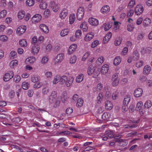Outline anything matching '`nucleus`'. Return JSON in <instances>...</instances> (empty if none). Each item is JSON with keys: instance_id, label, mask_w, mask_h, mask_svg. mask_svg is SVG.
I'll use <instances>...</instances> for the list:
<instances>
[{"instance_id": "obj_1", "label": "nucleus", "mask_w": 152, "mask_h": 152, "mask_svg": "<svg viewBox=\"0 0 152 152\" xmlns=\"http://www.w3.org/2000/svg\"><path fill=\"white\" fill-rule=\"evenodd\" d=\"M84 13V9L83 7H80L77 13V17L78 20H81L83 18Z\"/></svg>"}, {"instance_id": "obj_2", "label": "nucleus", "mask_w": 152, "mask_h": 152, "mask_svg": "<svg viewBox=\"0 0 152 152\" xmlns=\"http://www.w3.org/2000/svg\"><path fill=\"white\" fill-rule=\"evenodd\" d=\"M14 76V74L13 71H9L7 73L4 75L3 77V80L5 81H8L12 78Z\"/></svg>"}, {"instance_id": "obj_3", "label": "nucleus", "mask_w": 152, "mask_h": 152, "mask_svg": "<svg viewBox=\"0 0 152 152\" xmlns=\"http://www.w3.org/2000/svg\"><path fill=\"white\" fill-rule=\"evenodd\" d=\"M118 73H115L112 76V80L113 86L115 87L117 86L119 83V80L118 79Z\"/></svg>"}, {"instance_id": "obj_4", "label": "nucleus", "mask_w": 152, "mask_h": 152, "mask_svg": "<svg viewBox=\"0 0 152 152\" xmlns=\"http://www.w3.org/2000/svg\"><path fill=\"white\" fill-rule=\"evenodd\" d=\"M57 96L56 92L54 91H53L49 96L48 101L49 103L50 104L53 103L54 100L56 98Z\"/></svg>"}, {"instance_id": "obj_5", "label": "nucleus", "mask_w": 152, "mask_h": 152, "mask_svg": "<svg viewBox=\"0 0 152 152\" xmlns=\"http://www.w3.org/2000/svg\"><path fill=\"white\" fill-rule=\"evenodd\" d=\"M143 8L141 5H137L135 7L134 10V12L137 15H139L143 12Z\"/></svg>"}, {"instance_id": "obj_6", "label": "nucleus", "mask_w": 152, "mask_h": 152, "mask_svg": "<svg viewBox=\"0 0 152 152\" xmlns=\"http://www.w3.org/2000/svg\"><path fill=\"white\" fill-rule=\"evenodd\" d=\"M143 93L142 89L141 88H138L136 89L134 92V95L135 97H139L141 96Z\"/></svg>"}, {"instance_id": "obj_7", "label": "nucleus", "mask_w": 152, "mask_h": 152, "mask_svg": "<svg viewBox=\"0 0 152 152\" xmlns=\"http://www.w3.org/2000/svg\"><path fill=\"white\" fill-rule=\"evenodd\" d=\"M26 29V27L24 25L19 26L17 29V32L19 34H21L24 33Z\"/></svg>"}, {"instance_id": "obj_8", "label": "nucleus", "mask_w": 152, "mask_h": 152, "mask_svg": "<svg viewBox=\"0 0 152 152\" xmlns=\"http://www.w3.org/2000/svg\"><path fill=\"white\" fill-rule=\"evenodd\" d=\"M88 22L91 25L94 26H97L99 23L98 20L97 19L93 18H89Z\"/></svg>"}, {"instance_id": "obj_9", "label": "nucleus", "mask_w": 152, "mask_h": 152, "mask_svg": "<svg viewBox=\"0 0 152 152\" xmlns=\"http://www.w3.org/2000/svg\"><path fill=\"white\" fill-rule=\"evenodd\" d=\"M50 5L54 12H56L58 11L59 7L57 3H56L54 1H52L50 3Z\"/></svg>"}, {"instance_id": "obj_10", "label": "nucleus", "mask_w": 152, "mask_h": 152, "mask_svg": "<svg viewBox=\"0 0 152 152\" xmlns=\"http://www.w3.org/2000/svg\"><path fill=\"white\" fill-rule=\"evenodd\" d=\"M42 16L39 14H36L32 18V20L33 22H38L41 20Z\"/></svg>"}, {"instance_id": "obj_11", "label": "nucleus", "mask_w": 152, "mask_h": 152, "mask_svg": "<svg viewBox=\"0 0 152 152\" xmlns=\"http://www.w3.org/2000/svg\"><path fill=\"white\" fill-rule=\"evenodd\" d=\"M39 50V46L37 44H35L32 48V53L34 55L37 54Z\"/></svg>"}, {"instance_id": "obj_12", "label": "nucleus", "mask_w": 152, "mask_h": 152, "mask_svg": "<svg viewBox=\"0 0 152 152\" xmlns=\"http://www.w3.org/2000/svg\"><path fill=\"white\" fill-rule=\"evenodd\" d=\"M94 34L92 32H91L86 34L85 37V40L86 41H90L94 37Z\"/></svg>"}, {"instance_id": "obj_13", "label": "nucleus", "mask_w": 152, "mask_h": 152, "mask_svg": "<svg viewBox=\"0 0 152 152\" xmlns=\"http://www.w3.org/2000/svg\"><path fill=\"white\" fill-rule=\"evenodd\" d=\"M77 46L75 44L71 45L69 48L68 53L69 54H72L77 48Z\"/></svg>"}, {"instance_id": "obj_14", "label": "nucleus", "mask_w": 152, "mask_h": 152, "mask_svg": "<svg viewBox=\"0 0 152 152\" xmlns=\"http://www.w3.org/2000/svg\"><path fill=\"white\" fill-rule=\"evenodd\" d=\"M68 10L66 9H63L60 14V17L61 19H64L68 14Z\"/></svg>"}, {"instance_id": "obj_15", "label": "nucleus", "mask_w": 152, "mask_h": 152, "mask_svg": "<svg viewBox=\"0 0 152 152\" xmlns=\"http://www.w3.org/2000/svg\"><path fill=\"white\" fill-rule=\"evenodd\" d=\"M105 106L106 109L108 110H110L113 108V104L111 102L107 101L105 102Z\"/></svg>"}, {"instance_id": "obj_16", "label": "nucleus", "mask_w": 152, "mask_h": 152, "mask_svg": "<svg viewBox=\"0 0 152 152\" xmlns=\"http://www.w3.org/2000/svg\"><path fill=\"white\" fill-rule=\"evenodd\" d=\"M110 10V7L107 6L106 5L103 7L101 10V11L103 14L105 13H107L109 12Z\"/></svg>"}, {"instance_id": "obj_17", "label": "nucleus", "mask_w": 152, "mask_h": 152, "mask_svg": "<svg viewBox=\"0 0 152 152\" xmlns=\"http://www.w3.org/2000/svg\"><path fill=\"white\" fill-rule=\"evenodd\" d=\"M67 80L66 76L63 75L61 77L59 76V82L61 84H63L64 83L65 84L66 81Z\"/></svg>"}, {"instance_id": "obj_18", "label": "nucleus", "mask_w": 152, "mask_h": 152, "mask_svg": "<svg viewBox=\"0 0 152 152\" xmlns=\"http://www.w3.org/2000/svg\"><path fill=\"white\" fill-rule=\"evenodd\" d=\"M40 29L44 32L48 33L49 31V29L48 26L44 24H41L39 26Z\"/></svg>"}, {"instance_id": "obj_19", "label": "nucleus", "mask_w": 152, "mask_h": 152, "mask_svg": "<svg viewBox=\"0 0 152 152\" xmlns=\"http://www.w3.org/2000/svg\"><path fill=\"white\" fill-rule=\"evenodd\" d=\"M130 100V96L129 95L125 96L123 101V104L125 105H127Z\"/></svg>"}, {"instance_id": "obj_20", "label": "nucleus", "mask_w": 152, "mask_h": 152, "mask_svg": "<svg viewBox=\"0 0 152 152\" xmlns=\"http://www.w3.org/2000/svg\"><path fill=\"white\" fill-rule=\"evenodd\" d=\"M109 69L108 65L107 64L103 65L102 68L101 72L103 74L107 72Z\"/></svg>"}, {"instance_id": "obj_21", "label": "nucleus", "mask_w": 152, "mask_h": 152, "mask_svg": "<svg viewBox=\"0 0 152 152\" xmlns=\"http://www.w3.org/2000/svg\"><path fill=\"white\" fill-rule=\"evenodd\" d=\"M74 80V79L72 77H69L68 79L67 78V81H66L65 84L67 87H69L72 84V82Z\"/></svg>"}, {"instance_id": "obj_22", "label": "nucleus", "mask_w": 152, "mask_h": 152, "mask_svg": "<svg viewBox=\"0 0 152 152\" xmlns=\"http://www.w3.org/2000/svg\"><path fill=\"white\" fill-rule=\"evenodd\" d=\"M64 56V54L63 53L58 54L56 58V59H57L56 61L57 62H60L63 59Z\"/></svg>"}, {"instance_id": "obj_23", "label": "nucleus", "mask_w": 152, "mask_h": 152, "mask_svg": "<svg viewBox=\"0 0 152 152\" xmlns=\"http://www.w3.org/2000/svg\"><path fill=\"white\" fill-rule=\"evenodd\" d=\"M121 58L119 56L116 57L114 60V65L116 66L118 65L121 61Z\"/></svg>"}, {"instance_id": "obj_24", "label": "nucleus", "mask_w": 152, "mask_h": 152, "mask_svg": "<svg viewBox=\"0 0 152 152\" xmlns=\"http://www.w3.org/2000/svg\"><path fill=\"white\" fill-rule=\"evenodd\" d=\"M84 76L82 74H80L77 76L76 79V81L77 83H80L81 82L83 79Z\"/></svg>"}, {"instance_id": "obj_25", "label": "nucleus", "mask_w": 152, "mask_h": 152, "mask_svg": "<svg viewBox=\"0 0 152 152\" xmlns=\"http://www.w3.org/2000/svg\"><path fill=\"white\" fill-rule=\"evenodd\" d=\"M151 70V68L150 66L147 65L144 68L143 72L147 74H148Z\"/></svg>"}, {"instance_id": "obj_26", "label": "nucleus", "mask_w": 152, "mask_h": 152, "mask_svg": "<svg viewBox=\"0 0 152 152\" xmlns=\"http://www.w3.org/2000/svg\"><path fill=\"white\" fill-rule=\"evenodd\" d=\"M19 44L20 46L26 47L27 46V43L25 39H23L20 40Z\"/></svg>"}, {"instance_id": "obj_27", "label": "nucleus", "mask_w": 152, "mask_h": 152, "mask_svg": "<svg viewBox=\"0 0 152 152\" xmlns=\"http://www.w3.org/2000/svg\"><path fill=\"white\" fill-rule=\"evenodd\" d=\"M95 70V68L93 66H90L88 68L87 71L88 74L89 75H91L93 73Z\"/></svg>"}, {"instance_id": "obj_28", "label": "nucleus", "mask_w": 152, "mask_h": 152, "mask_svg": "<svg viewBox=\"0 0 152 152\" xmlns=\"http://www.w3.org/2000/svg\"><path fill=\"white\" fill-rule=\"evenodd\" d=\"M69 31V29H63L61 32L60 35L61 37H64L68 34Z\"/></svg>"}, {"instance_id": "obj_29", "label": "nucleus", "mask_w": 152, "mask_h": 152, "mask_svg": "<svg viewBox=\"0 0 152 152\" xmlns=\"http://www.w3.org/2000/svg\"><path fill=\"white\" fill-rule=\"evenodd\" d=\"M83 99L79 98L77 100V106L78 107H80L83 105Z\"/></svg>"}, {"instance_id": "obj_30", "label": "nucleus", "mask_w": 152, "mask_h": 152, "mask_svg": "<svg viewBox=\"0 0 152 152\" xmlns=\"http://www.w3.org/2000/svg\"><path fill=\"white\" fill-rule=\"evenodd\" d=\"M25 14V12L23 11L19 12L18 15V18L20 19H22L24 17Z\"/></svg>"}, {"instance_id": "obj_31", "label": "nucleus", "mask_w": 152, "mask_h": 152, "mask_svg": "<svg viewBox=\"0 0 152 152\" xmlns=\"http://www.w3.org/2000/svg\"><path fill=\"white\" fill-rule=\"evenodd\" d=\"M18 61L14 60L12 61L10 63V66L11 68H14V66H16L18 64Z\"/></svg>"}, {"instance_id": "obj_32", "label": "nucleus", "mask_w": 152, "mask_h": 152, "mask_svg": "<svg viewBox=\"0 0 152 152\" xmlns=\"http://www.w3.org/2000/svg\"><path fill=\"white\" fill-rule=\"evenodd\" d=\"M69 22L70 24H72L75 20V17L74 14H71L69 16Z\"/></svg>"}, {"instance_id": "obj_33", "label": "nucleus", "mask_w": 152, "mask_h": 152, "mask_svg": "<svg viewBox=\"0 0 152 152\" xmlns=\"http://www.w3.org/2000/svg\"><path fill=\"white\" fill-rule=\"evenodd\" d=\"M122 40V38L120 37L116 38L115 42V45L118 46L120 45L121 43Z\"/></svg>"}, {"instance_id": "obj_34", "label": "nucleus", "mask_w": 152, "mask_h": 152, "mask_svg": "<svg viewBox=\"0 0 152 152\" xmlns=\"http://www.w3.org/2000/svg\"><path fill=\"white\" fill-rule=\"evenodd\" d=\"M142 105L143 104L142 102H138L137 104L136 107L135 108L136 110L137 111L140 110Z\"/></svg>"}, {"instance_id": "obj_35", "label": "nucleus", "mask_w": 152, "mask_h": 152, "mask_svg": "<svg viewBox=\"0 0 152 152\" xmlns=\"http://www.w3.org/2000/svg\"><path fill=\"white\" fill-rule=\"evenodd\" d=\"M152 105V103L151 101H146L144 104V106L147 108H149Z\"/></svg>"}, {"instance_id": "obj_36", "label": "nucleus", "mask_w": 152, "mask_h": 152, "mask_svg": "<svg viewBox=\"0 0 152 152\" xmlns=\"http://www.w3.org/2000/svg\"><path fill=\"white\" fill-rule=\"evenodd\" d=\"M103 25L104 26V29L105 31L109 30L111 27L112 26L109 23H104Z\"/></svg>"}, {"instance_id": "obj_37", "label": "nucleus", "mask_w": 152, "mask_h": 152, "mask_svg": "<svg viewBox=\"0 0 152 152\" xmlns=\"http://www.w3.org/2000/svg\"><path fill=\"white\" fill-rule=\"evenodd\" d=\"M77 60V57L76 56H74L71 57L69 60L70 63L71 64H74L75 63Z\"/></svg>"}, {"instance_id": "obj_38", "label": "nucleus", "mask_w": 152, "mask_h": 152, "mask_svg": "<svg viewBox=\"0 0 152 152\" xmlns=\"http://www.w3.org/2000/svg\"><path fill=\"white\" fill-rule=\"evenodd\" d=\"M47 6V4L45 2L41 3L39 5L40 8L42 9H46Z\"/></svg>"}, {"instance_id": "obj_39", "label": "nucleus", "mask_w": 152, "mask_h": 152, "mask_svg": "<svg viewBox=\"0 0 152 152\" xmlns=\"http://www.w3.org/2000/svg\"><path fill=\"white\" fill-rule=\"evenodd\" d=\"M39 77L36 75H34L31 78V81L34 82H37L39 80Z\"/></svg>"}, {"instance_id": "obj_40", "label": "nucleus", "mask_w": 152, "mask_h": 152, "mask_svg": "<svg viewBox=\"0 0 152 152\" xmlns=\"http://www.w3.org/2000/svg\"><path fill=\"white\" fill-rule=\"evenodd\" d=\"M80 28L83 29V31H85L87 29V26L86 23V22H84L83 23L81 24L80 25Z\"/></svg>"}, {"instance_id": "obj_41", "label": "nucleus", "mask_w": 152, "mask_h": 152, "mask_svg": "<svg viewBox=\"0 0 152 152\" xmlns=\"http://www.w3.org/2000/svg\"><path fill=\"white\" fill-rule=\"evenodd\" d=\"M34 3V0H27L26 1V4L29 6H32Z\"/></svg>"}, {"instance_id": "obj_42", "label": "nucleus", "mask_w": 152, "mask_h": 152, "mask_svg": "<svg viewBox=\"0 0 152 152\" xmlns=\"http://www.w3.org/2000/svg\"><path fill=\"white\" fill-rule=\"evenodd\" d=\"M20 80V77L18 75H15L14 78V80L16 83L19 82Z\"/></svg>"}, {"instance_id": "obj_43", "label": "nucleus", "mask_w": 152, "mask_h": 152, "mask_svg": "<svg viewBox=\"0 0 152 152\" xmlns=\"http://www.w3.org/2000/svg\"><path fill=\"white\" fill-rule=\"evenodd\" d=\"M119 92L118 91H116L113 93L112 95V98L113 100H114L116 99L118 96Z\"/></svg>"}, {"instance_id": "obj_44", "label": "nucleus", "mask_w": 152, "mask_h": 152, "mask_svg": "<svg viewBox=\"0 0 152 152\" xmlns=\"http://www.w3.org/2000/svg\"><path fill=\"white\" fill-rule=\"evenodd\" d=\"M73 112V109L71 107L67 108L66 111V114L68 115H69Z\"/></svg>"}, {"instance_id": "obj_45", "label": "nucleus", "mask_w": 152, "mask_h": 152, "mask_svg": "<svg viewBox=\"0 0 152 152\" xmlns=\"http://www.w3.org/2000/svg\"><path fill=\"white\" fill-rule=\"evenodd\" d=\"M7 12L6 10H4L1 12H0V17L3 18L6 15Z\"/></svg>"}, {"instance_id": "obj_46", "label": "nucleus", "mask_w": 152, "mask_h": 152, "mask_svg": "<svg viewBox=\"0 0 152 152\" xmlns=\"http://www.w3.org/2000/svg\"><path fill=\"white\" fill-rule=\"evenodd\" d=\"M99 41L98 40H96L94 41L91 45V47L94 48L99 43Z\"/></svg>"}, {"instance_id": "obj_47", "label": "nucleus", "mask_w": 152, "mask_h": 152, "mask_svg": "<svg viewBox=\"0 0 152 152\" xmlns=\"http://www.w3.org/2000/svg\"><path fill=\"white\" fill-rule=\"evenodd\" d=\"M59 76L57 75L54 78L53 81V83L54 84H56L59 82Z\"/></svg>"}, {"instance_id": "obj_48", "label": "nucleus", "mask_w": 152, "mask_h": 152, "mask_svg": "<svg viewBox=\"0 0 152 152\" xmlns=\"http://www.w3.org/2000/svg\"><path fill=\"white\" fill-rule=\"evenodd\" d=\"M134 57L136 60H138L139 58V54L137 50L135 51L133 53Z\"/></svg>"}, {"instance_id": "obj_49", "label": "nucleus", "mask_w": 152, "mask_h": 152, "mask_svg": "<svg viewBox=\"0 0 152 152\" xmlns=\"http://www.w3.org/2000/svg\"><path fill=\"white\" fill-rule=\"evenodd\" d=\"M28 84L27 83L23 82L22 84V88L25 90L27 89L28 88Z\"/></svg>"}, {"instance_id": "obj_50", "label": "nucleus", "mask_w": 152, "mask_h": 152, "mask_svg": "<svg viewBox=\"0 0 152 152\" xmlns=\"http://www.w3.org/2000/svg\"><path fill=\"white\" fill-rule=\"evenodd\" d=\"M82 34V32L80 30H77L75 33V37L76 38H79L80 36Z\"/></svg>"}, {"instance_id": "obj_51", "label": "nucleus", "mask_w": 152, "mask_h": 152, "mask_svg": "<svg viewBox=\"0 0 152 152\" xmlns=\"http://www.w3.org/2000/svg\"><path fill=\"white\" fill-rule=\"evenodd\" d=\"M42 86L41 83H36L34 85V88L35 89L40 88Z\"/></svg>"}, {"instance_id": "obj_52", "label": "nucleus", "mask_w": 152, "mask_h": 152, "mask_svg": "<svg viewBox=\"0 0 152 152\" xmlns=\"http://www.w3.org/2000/svg\"><path fill=\"white\" fill-rule=\"evenodd\" d=\"M27 61L29 62L30 63H33L35 60L34 57H29L28 58L26 59Z\"/></svg>"}, {"instance_id": "obj_53", "label": "nucleus", "mask_w": 152, "mask_h": 152, "mask_svg": "<svg viewBox=\"0 0 152 152\" xmlns=\"http://www.w3.org/2000/svg\"><path fill=\"white\" fill-rule=\"evenodd\" d=\"M8 37L6 36L2 35L0 36V40L1 41H6Z\"/></svg>"}, {"instance_id": "obj_54", "label": "nucleus", "mask_w": 152, "mask_h": 152, "mask_svg": "<svg viewBox=\"0 0 152 152\" xmlns=\"http://www.w3.org/2000/svg\"><path fill=\"white\" fill-rule=\"evenodd\" d=\"M90 53L89 52H87L83 56L82 58V60L83 61H85V60L87 58L89 55Z\"/></svg>"}, {"instance_id": "obj_55", "label": "nucleus", "mask_w": 152, "mask_h": 152, "mask_svg": "<svg viewBox=\"0 0 152 152\" xmlns=\"http://www.w3.org/2000/svg\"><path fill=\"white\" fill-rule=\"evenodd\" d=\"M134 28V27L132 25L129 24L127 25V29L128 31H131Z\"/></svg>"}, {"instance_id": "obj_56", "label": "nucleus", "mask_w": 152, "mask_h": 152, "mask_svg": "<svg viewBox=\"0 0 152 152\" xmlns=\"http://www.w3.org/2000/svg\"><path fill=\"white\" fill-rule=\"evenodd\" d=\"M60 103V102L59 100H57L55 102L53 106L55 108H57L59 107Z\"/></svg>"}, {"instance_id": "obj_57", "label": "nucleus", "mask_w": 152, "mask_h": 152, "mask_svg": "<svg viewBox=\"0 0 152 152\" xmlns=\"http://www.w3.org/2000/svg\"><path fill=\"white\" fill-rule=\"evenodd\" d=\"M49 88L46 87L42 89V93L44 94H46L49 92Z\"/></svg>"}, {"instance_id": "obj_58", "label": "nucleus", "mask_w": 152, "mask_h": 152, "mask_svg": "<svg viewBox=\"0 0 152 152\" xmlns=\"http://www.w3.org/2000/svg\"><path fill=\"white\" fill-rule=\"evenodd\" d=\"M143 62L142 61H140L139 62H138L136 64V66L138 68H140L142 66L143 64Z\"/></svg>"}, {"instance_id": "obj_59", "label": "nucleus", "mask_w": 152, "mask_h": 152, "mask_svg": "<svg viewBox=\"0 0 152 152\" xmlns=\"http://www.w3.org/2000/svg\"><path fill=\"white\" fill-rule=\"evenodd\" d=\"M45 75L48 78H50L52 77V73L50 72H45Z\"/></svg>"}, {"instance_id": "obj_60", "label": "nucleus", "mask_w": 152, "mask_h": 152, "mask_svg": "<svg viewBox=\"0 0 152 152\" xmlns=\"http://www.w3.org/2000/svg\"><path fill=\"white\" fill-rule=\"evenodd\" d=\"M104 61V58L103 57H101L99 58L98 59L97 61H96V63H97L98 64L99 62V63H102Z\"/></svg>"}, {"instance_id": "obj_61", "label": "nucleus", "mask_w": 152, "mask_h": 152, "mask_svg": "<svg viewBox=\"0 0 152 152\" xmlns=\"http://www.w3.org/2000/svg\"><path fill=\"white\" fill-rule=\"evenodd\" d=\"M48 61V58L47 57H44L42 59L41 62L42 64H45Z\"/></svg>"}, {"instance_id": "obj_62", "label": "nucleus", "mask_w": 152, "mask_h": 152, "mask_svg": "<svg viewBox=\"0 0 152 152\" xmlns=\"http://www.w3.org/2000/svg\"><path fill=\"white\" fill-rule=\"evenodd\" d=\"M102 118L104 120L106 119L109 118L108 114L107 113H104L102 115Z\"/></svg>"}, {"instance_id": "obj_63", "label": "nucleus", "mask_w": 152, "mask_h": 152, "mask_svg": "<svg viewBox=\"0 0 152 152\" xmlns=\"http://www.w3.org/2000/svg\"><path fill=\"white\" fill-rule=\"evenodd\" d=\"M9 96L11 98H12L15 95V92L11 90L9 93Z\"/></svg>"}, {"instance_id": "obj_64", "label": "nucleus", "mask_w": 152, "mask_h": 152, "mask_svg": "<svg viewBox=\"0 0 152 152\" xmlns=\"http://www.w3.org/2000/svg\"><path fill=\"white\" fill-rule=\"evenodd\" d=\"M121 141L119 145L121 146H125L126 145V142H125L124 140L122 139L121 140Z\"/></svg>"}]
</instances>
